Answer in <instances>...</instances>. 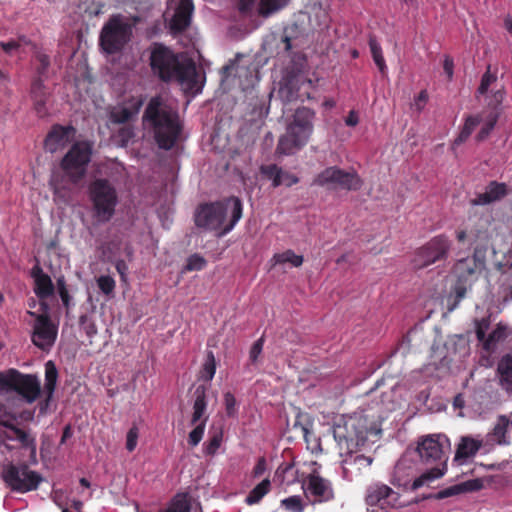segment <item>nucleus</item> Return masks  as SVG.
<instances>
[{"label":"nucleus","mask_w":512,"mask_h":512,"mask_svg":"<svg viewBox=\"0 0 512 512\" xmlns=\"http://www.w3.org/2000/svg\"><path fill=\"white\" fill-rule=\"evenodd\" d=\"M483 487V482L480 479H472L454 486L448 487L437 494V498L443 499L464 492H472L480 490Z\"/></svg>","instance_id":"obj_28"},{"label":"nucleus","mask_w":512,"mask_h":512,"mask_svg":"<svg viewBox=\"0 0 512 512\" xmlns=\"http://www.w3.org/2000/svg\"><path fill=\"white\" fill-rule=\"evenodd\" d=\"M190 509V501L187 495L178 494L172 500L166 512H189Z\"/></svg>","instance_id":"obj_39"},{"label":"nucleus","mask_w":512,"mask_h":512,"mask_svg":"<svg viewBox=\"0 0 512 512\" xmlns=\"http://www.w3.org/2000/svg\"><path fill=\"white\" fill-rule=\"evenodd\" d=\"M261 174L272 182V186L274 188L279 187L281 185H285L290 187L299 182L297 176L284 171L281 167L276 164H268L262 165L260 167Z\"/></svg>","instance_id":"obj_21"},{"label":"nucleus","mask_w":512,"mask_h":512,"mask_svg":"<svg viewBox=\"0 0 512 512\" xmlns=\"http://www.w3.org/2000/svg\"><path fill=\"white\" fill-rule=\"evenodd\" d=\"M143 125L153 134L159 147L165 150L174 146L182 129L175 103L162 96L149 101L143 115Z\"/></svg>","instance_id":"obj_3"},{"label":"nucleus","mask_w":512,"mask_h":512,"mask_svg":"<svg viewBox=\"0 0 512 512\" xmlns=\"http://www.w3.org/2000/svg\"><path fill=\"white\" fill-rule=\"evenodd\" d=\"M450 248L451 242L446 236L439 235L432 238L415 253L413 259L414 267L421 269L446 259Z\"/></svg>","instance_id":"obj_14"},{"label":"nucleus","mask_w":512,"mask_h":512,"mask_svg":"<svg viewBox=\"0 0 512 512\" xmlns=\"http://www.w3.org/2000/svg\"><path fill=\"white\" fill-rule=\"evenodd\" d=\"M32 95L35 102V110L40 117H44L47 114L45 108L46 93L43 90V83L41 79H37L32 84Z\"/></svg>","instance_id":"obj_34"},{"label":"nucleus","mask_w":512,"mask_h":512,"mask_svg":"<svg viewBox=\"0 0 512 512\" xmlns=\"http://www.w3.org/2000/svg\"><path fill=\"white\" fill-rule=\"evenodd\" d=\"M466 283L467 282H458L454 288V291L456 294V299L458 302L465 297L466 290H467V288L465 286Z\"/></svg>","instance_id":"obj_59"},{"label":"nucleus","mask_w":512,"mask_h":512,"mask_svg":"<svg viewBox=\"0 0 512 512\" xmlns=\"http://www.w3.org/2000/svg\"><path fill=\"white\" fill-rule=\"evenodd\" d=\"M362 180L354 171H345L336 166L328 167L321 171L313 180V185L333 189L359 190Z\"/></svg>","instance_id":"obj_13"},{"label":"nucleus","mask_w":512,"mask_h":512,"mask_svg":"<svg viewBox=\"0 0 512 512\" xmlns=\"http://www.w3.org/2000/svg\"><path fill=\"white\" fill-rule=\"evenodd\" d=\"M282 506L293 512H303L304 507L299 496H291L281 501Z\"/></svg>","instance_id":"obj_45"},{"label":"nucleus","mask_w":512,"mask_h":512,"mask_svg":"<svg viewBox=\"0 0 512 512\" xmlns=\"http://www.w3.org/2000/svg\"><path fill=\"white\" fill-rule=\"evenodd\" d=\"M450 448L449 439L442 434L428 435L424 437L418 444L417 451L421 460L426 463L436 462V466L422 473L412 483V489L417 490L420 487L429 484L441 477L447 471L448 456L446 449Z\"/></svg>","instance_id":"obj_5"},{"label":"nucleus","mask_w":512,"mask_h":512,"mask_svg":"<svg viewBox=\"0 0 512 512\" xmlns=\"http://www.w3.org/2000/svg\"><path fill=\"white\" fill-rule=\"evenodd\" d=\"M5 484L19 493L36 490L42 481L39 473L29 469L27 465L7 464L2 469Z\"/></svg>","instance_id":"obj_12"},{"label":"nucleus","mask_w":512,"mask_h":512,"mask_svg":"<svg viewBox=\"0 0 512 512\" xmlns=\"http://www.w3.org/2000/svg\"><path fill=\"white\" fill-rule=\"evenodd\" d=\"M0 391L16 392L28 404H32L41 392L40 381L35 375L22 374L15 369L0 373Z\"/></svg>","instance_id":"obj_9"},{"label":"nucleus","mask_w":512,"mask_h":512,"mask_svg":"<svg viewBox=\"0 0 512 512\" xmlns=\"http://www.w3.org/2000/svg\"><path fill=\"white\" fill-rule=\"evenodd\" d=\"M293 464H287L285 466H280L276 470L275 477L281 478V481L284 480L285 475L293 471Z\"/></svg>","instance_id":"obj_58"},{"label":"nucleus","mask_w":512,"mask_h":512,"mask_svg":"<svg viewBox=\"0 0 512 512\" xmlns=\"http://www.w3.org/2000/svg\"><path fill=\"white\" fill-rule=\"evenodd\" d=\"M399 500V493L382 483H374L366 490L365 501L369 506H379L382 509L401 507Z\"/></svg>","instance_id":"obj_18"},{"label":"nucleus","mask_w":512,"mask_h":512,"mask_svg":"<svg viewBox=\"0 0 512 512\" xmlns=\"http://www.w3.org/2000/svg\"><path fill=\"white\" fill-rule=\"evenodd\" d=\"M480 123V120L478 117H469L465 125L460 132L459 136L454 141V146L462 144L464 141L468 139V137L471 135L475 127Z\"/></svg>","instance_id":"obj_40"},{"label":"nucleus","mask_w":512,"mask_h":512,"mask_svg":"<svg viewBox=\"0 0 512 512\" xmlns=\"http://www.w3.org/2000/svg\"><path fill=\"white\" fill-rule=\"evenodd\" d=\"M138 436H139V430L134 425L133 427H131L129 429L127 436H126V449L129 452H132L136 448Z\"/></svg>","instance_id":"obj_48"},{"label":"nucleus","mask_w":512,"mask_h":512,"mask_svg":"<svg viewBox=\"0 0 512 512\" xmlns=\"http://www.w3.org/2000/svg\"><path fill=\"white\" fill-rule=\"evenodd\" d=\"M305 496L313 503H322L334 498V491L329 480L321 477L316 471L310 473L302 483Z\"/></svg>","instance_id":"obj_17"},{"label":"nucleus","mask_w":512,"mask_h":512,"mask_svg":"<svg viewBox=\"0 0 512 512\" xmlns=\"http://www.w3.org/2000/svg\"><path fill=\"white\" fill-rule=\"evenodd\" d=\"M43 310L42 314H35L29 312L31 316L35 317L33 325L32 342L35 346L42 350H49L55 343L58 333V327L54 324L50 317L47 315L48 306L41 303Z\"/></svg>","instance_id":"obj_15"},{"label":"nucleus","mask_w":512,"mask_h":512,"mask_svg":"<svg viewBox=\"0 0 512 512\" xmlns=\"http://www.w3.org/2000/svg\"><path fill=\"white\" fill-rule=\"evenodd\" d=\"M500 387L512 397V355H505L497 366Z\"/></svg>","instance_id":"obj_26"},{"label":"nucleus","mask_w":512,"mask_h":512,"mask_svg":"<svg viewBox=\"0 0 512 512\" xmlns=\"http://www.w3.org/2000/svg\"><path fill=\"white\" fill-rule=\"evenodd\" d=\"M223 434L221 430L215 431L208 443L205 444V453L214 455L221 445Z\"/></svg>","instance_id":"obj_44"},{"label":"nucleus","mask_w":512,"mask_h":512,"mask_svg":"<svg viewBox=\"0 0 512 512\" xmlns=\"http://www.w3.org/2000/svg\"><path fill=\"white\" fill-rule=\"evenodd\" d=\"M483 445L482 439L472 436H462L457 445L454 461L463 464L474 457Z\"/></svg>","instance_id":"obj_23"},{"label":"nucleus","mask_w":512,"mask_h":512,"mask_svg":"<svg viewBox=\"0 0 512 512\" xmlns=\"http://www.w3.org/2000/svg\"><path fill=\"white\" fill-rule=\"evenodd\" d=\"M132 25L120 14L113 15L101 29L99 42L107 54L120 52L130 41Z\"/></svg>","instance_id":"obj_10"},{"label":"nucleus","mask_w":512,"mask_h":512,"mask_svg":"<svg viewBox=\"0 0 512 512\" xmlns=\"http://www.w3.org/2000/svg\"><path fill=\"white\" fill-rule=\"evenodd\" d=\"M444 71L448 78L451 79L453 76V61L449 57H446L443 65Z\"/></svg>","instance_id":"obj_64"},{"label":"nucleus","mask_w":512,"mask_h":512,"mask_svg":"<svg viewBox=\"0 0 512 512\" xmlns=\"http://www.w3.org/2000/svg\"><path fill=\"white\" fill-rule=\"evenodd\" d=\"M497 77L495 74L490 72V66H488L487 71L482 76L480 86L478 88V93L485 94L488 91L489 86L496 81Z\"/></svg>","instance_id":"obj_47"},{"label":"nucleus","mask_w":512,"mask_h":512,"mask_svg":"<svg viewBox=\"0 0 512 512\" xmlns=\"http://www.w3.org/2000/svg\"><path fill=\"white\" fill-rule=\"evenodd\" d=\"M508 337V328L506 325L502 323H498L495 329L488 335L486 340L483 343V348L492 352L495 350L496 345L505 340Z\"/></svg>","instance_id":"obj_33"},{"label":"nucleus","mask_w":512,"mask_h":512,"mask_svg":"<svg viewBox=\"0 0 512 512\" xmlns=\"http://www.w3.org/2000/svg\"><path fill=\"white\" fill-rule=\"evenodd\" d=\"M57 377L58 372L56 369V366L52 361H48L45 364V384H44V393H45V399L44 401L40 402L38 405L39 413L41 415H44L47 413L50 401L53 397L56 383H57Z\"/></svg>","instance_id":"obj_22"},{"label":"nucleus","mask_w":512,"mask_h":512,"mask_svg":"<svg viewBox=\"0 0 512 512\" xmlns=\"http://www.w3.org/2000/svg\"><path fill=\"white\" fill-rule=\"evenodd\" d=\"M75 133L72 126H54L45 139V149L50 153L62 150L74 140Z\"/></svg>","instance_id":"obj_19"},{"label":"nucleus","mask_w":512,"mask_h":512,"mask_svg":"<svg viewBox=\"0 0 512 512\" xmlns=\"http://www.w3.org/2000/svg\"><path fill=\"white\" fill-rule=\"evenodd\" d=\"M153 73L163 81L176 80L188 93H199L202 88L196 65L187 55L176 54L162 44H154L150 53Z\"/></svg>","instance_id":"obj_2"},{"label":"nucleus","mask_w":512,"mask_h":512,"mask_svg":"<svg viewBox=\"0 0 512 512\" xmlns=\"http://www.w3.org/2000/svg\"><path fill=\"white\" fill-rule=\"evenodd\" d=\"M207 417H205L200 423L195 424L196 427L189 433L188 443L195 447L203 438Z\"/></svg>","instance_id":"obj_42"},{"label":"nucleus","mask_w":512,"mask_h":512,"mask_svg":"<svg viewBox=\"0 0 512 512\" xmlns=\"http://www.w3.org/2000/svg\"><path fill=\"white\" fill-rule=\"evenodd\" d=\"M359 123V116L355 110H351L345 119V124L354 127Z\"/></svg>","instance_id":"obj_60"},{"label":"nucleus","mask_w":512,"mask_h":512,"mask_svg":"<svg viewBox=\"0 0 512 512\" xmlns=\"http://www.w3.org/2000/svg\"><path fill=\"white\" fill-rule=\"evenodd\" d=\"M207 408L205 387L198 386L194 391V404H193V414L191 418V424L200 423L205 417Z\"/></svg>","instance_id":"obj_29"},{"label":"nucleus","mask_w":512,"mask_h":512,"mask_svg":"<svg viewBox=\"0 0 512 512\" xmlns=\"http://www.w3.org/2000/svg\"><path fill=\"white\" fill-rule=\"evenodd\" d=\"M242 217V203L237 197L202 205L195 214V223L205 230L215 231L218 237L229 233Z\"/></svg>","instance_id":"obj_4"},{"label":"nucleus","mask_w":512,"mask_h":512,"mask_svg":"<svg viewBox=\"0 0 512 512\" xmlns=\"http://www.w3.org/2000/svg\"><path fill=\"white\" fill-rule=\"evenodd\" d=\"M17 420L20 419L25 422H30L34 419V410H23L19 414L14 413Z\"/></svg>","instance_id":"obj_62"},{"label":"nucleus","mask_w":512,"mask_h":512,"mask_svg":"<svg viewBox=\"0 0 512 512\" xmlns=\"http://www.w3.org/2000/svg\"><path fill=\"white\" fill-rule=\"evenodd\" d=\"M216 371V362L213 352L209 351L207 353L206 361L203 365V369L201 372V377L206 381H211L215 375Z\"/></svg>","instance_id":"obj_41"},{"label":"nucleus","mask_w":512,"mask_h":512,"mask_svg":"<svg viewBox=\"0 0 512 512\" xmlns=\"http://www.w3.org/2000/svg\"><path fill=\"white\" fill-rule=\"evenodd\" d=\"M456 239L459 243H468L469 246H472L473 244L484 241L487 239V233L486 231H483L481 229H458L455 233Z\"/></svg>","instance_id":"obj_32"},{"label":"nucleus","mask_w":512,"mask_h":512,"mask_svg":"<svg viewBox=\"0 0 512 512\" xmlns=\"http://www.w3.org/2000/svg\"><path fill=\"white\" fill-rule=\"evenodd\" d=\"M194 11L192 0H168L166 17L173 32L185 30L191 22Z\"/></svg>","instance_id":"obj_16"},{"label":"nucleus","mask_w":512,"mask_h":512,"mask_svg":"<svg viewBox=\"0 0 512 512\" xmlns=\"http://www.w3.org/2000/svg\"><path fill=\"white\" fill-rule=\"evenodd\" d=\"M271 482L269 479L262 480L256 485L246 497V503L249 505L257 504L270 491Z\"/></svg>","instance_id":"obj_35"},{"label":"nucleus","mask_w":512,"mask_h":512,"mask_svg":"<svg viewBox=\"0 0 512 512\" xmlns=\"http://www.w3.org/2000/svg\"><path fill=\"white\" fill-rule=\"evenodd\" d=\"M512 425V419L506 415H500L497 419V422L489 434L492 438V441L499 445L509 444V440L506 437V433L508 428Z\"/></svg>","instance_id":"obj_30"},{"label":"nucleus","mask_w":512,"mask_h":512,"mask_svg":"<svg viewBox=\"0 0 512 512\" xmlns=\"http://www.w3.org/2000/svg\"><path fill=\"white\" fill-rule=\"evenodd\" d=\"M50 184L53 188V191H54V194L59 196V197H62L64 196L62 194V189L65 188L64 185H62L59 180L57 179V177H52L51 181H50Z\"/></svg>","instance_id":"obj_61"},{"label":"nucleus","mask_w":512,"mask_h":512,"mask_svg":"<svg viewBox=\"0 0 512 512\" xmlns=\"http://www.w3.org/2000/svg\"><path fill=\"white\" fill-rule=\"evenodd\" d=\"M36 60L39 63V65L37 66V73L41 77L46 73V71L49 67L50 61L46 54L40 53V52L37 53Z\"/></svg>","instance_id":"obj_52"},{"label":"nucleus","mask_w":512,"mask_h":512,"mask_svg":"<svg viewBox=\"0 0 512 512\" xmlns=\"http://www.w3.org/2000/svg\"><path fill=\"white\" fill-rule=\"evenodd\" d=\"M92 146L85 141L72 145L61 161V168L72 184L79 183L86 175L90 162Z\"/></svg>","instance_id":"obj_11"},{"label":"nucleus","mask_w":512,"mask_h":512,"mask_svg":"<svg viewBox=\"0 0 512 512\" xmlns=\"http://www.w3.org/2000/svg\"><path fill=\"white\" fill-rule=\"evenodd\" d=\"M141 101H135L131 106L115 107L110 112V121L115 124H125L134 118L140 109Z\"/></svg>","instance_id":"obj_27"},{"label":"nucleus","mask_w":512,"mask_h":512,"mask_svg":"<svg viewBox=\"0 0 512 512\" xmlns=\"http://www.w3.org/2000/svg\"><path fill=\"white\" fill-rule=\"evenodd\" d=\"M303 260V256L295 254L290 249L282 253H276L271 259L274 265L290 263L293 267H300L303 264Z\"/></svg>","instance_id":"obj_36"},{"label":"nucleus","mask_w":512,"mask_h":512,"mask_svg":"<svg viewBox=\"0 0 512 512\" xmlns=\"http://www.w3.org/2000/svg\"><path fill=\"white\" fill-rule=\"evenodd\" d=\"M369 47H370V51H371L373 60H374L375 64L377 65L378 69L380 70L381 73H385L386 64H385L384 57L382 55L381 46L379 45L377 40L372 36H370V38H369Z\"/></svg>","instance_id":"obj_38"},{"label":"nucleus","mask_w":512,"mask_h":512,"mask_svg":"<svg viewBox=\"0 0 512 512\" xmlns=\"http://www.w3.org/2000/svg\"><path fill=\"white\" fill-rule=\"evenodd\" d=\"M17 417L12 412L0 415V441L7 449H25L31 454L36 453V434L31 429L16 425Z\"/></svg>","instance_id":"obj_7"},{"label":"nucleus","mask_w":512,"mask_h":512,"mask_svg":"<svg viewBox=\"0 0 512 512\" xmlns=\"http://www.w3.org/2000/svg\"><path fill=\"white\" fill-rule=\"evenodd\" d=\"M34 282V291L40 299H44L52 295L54 286L48 275L42 273V271H38L34 275Z\"/></svg>","instance_id":"obj_31"},{"label":"nucleus","mask_w":512,"mask_h":512,"mask_svg":"<svg viewBox=\"0 0 512 512\" xmlns=\"http://www.w3.org/2000/svg\"><path fill=\"white\" fill-rule=\"evenodd\" d=\"M93 215L98 223H106L115 214L118 204L116 188L107 179H96L89 186Z\"/></svg>","instance_id":"obj_8"},{"label":"nucleus","mask_w":512,"mask_h":512,"mask_svg":"<svg viewBox=\"0 0 512 512\" xmlns=\"http://www.w3.org/2000/svg\"><path fill=\"white\" fill-rule=\"evenodd\" d=\"M292 47L291 38L284 32L277 41L278 53L289 52Z\"/></svg>","instance_id":"obj_53"},{"label":"nucleus","mask_w":512,"mask_h":512,"mask_svg":"<svg viewBox=\"0 0 512 512\" xmlns=\"http://www.w3.org/2000/svg\"><path fill=\"white\" fill-rule=\"evenodd\" d=\"M313 117L314 113L310 109L306 107L298 108L293 121L278 140L276 154L288 156L304 147L313 130Z\"/></svg>","instance_id":"obj_6"},{"label":"nucleus","mask_w":512,"mask_h":512,"mask_svg":"<svg viewBox=\"0 0 512 512\" xmlns=\"http://www.w3.org/2000/svg\"><path fill=\"white\" fill-rule=\"evenodd\" d=\"M488 328H489V320L488 319L483 318L480 321L476 322V336H477V339L480 342H482V344L484 343V341L487 338L486 331L488 330Z\"/></svg>","instance_id":"obj_49"},{"label":"nucleus","mask_w":512,"mask_h":512,"mask_svg":"<svg viewBox=\"0 0 512 512\" xmlns=\"http://www.w3.org/2000/svg\"><path fill=\"white\" fill-rule=\"evenodd\" d=\"M428 100V94L425 90L421 91L413 104L417 111H421Z\"/></svg>","instance_id":"obj_55"},{"label":"nucleus","mask_w":512,"mask_h":512,"mask_svg":"<svg viewBox=\"0 0 512 512\" xmlns=\"http://www.w3.org/2000/svg\"><path fill=\"white\" fill-rule=\"evenodd\" d=\"M134 136L133 129L125 126L119 131V137L123 145H125Z\"/></svg>","instance_id":"obj_54"},{"label":"nucleus","mask_w":512,"mask_h":512,"mask_svg":"<svg viewBox=\"0 0 512 512\" xmlns=\"http://www.w3.org/2000/svg\"><path fill=\"white\" fill-rule=\"evenodd\" d=\"M266 471V461L264 458L258 459L254 469H253V475L254 477H260L264 474Z\"/></svg>","instance_id":"obj_56"},{"label":"nucleus","mask_w":512,"mask_h":512,"mask_svg":"<svg viewBox=\"0 0 512 512\" xmlns=\"http://www.w3.org/2000/svg\"><path fill=\"white\" fill-rule=\"evenodd\" d=\"M97 284H98L99 289L104 294H107V295L111 294L115 288V281L110 276H100L97 279Z\"/></svg>","instance_id":"obj_46"},{"label":"nucleus","mask_w":512,"mask_h":512,"mask_svg":"<svg viewBox=\"0 0 512 512\" xmlns=\"http://www.w3.org/2000/svg\"><path fill=\"white\" fill-rule=\"evenodd\" d=\"M0 46L3 48V50L8 54H13L14 51H17L19 48V43L16 41H9V42H0Z\"/></svg>","instance_id":"obj_57"},{"label":"nucleus","mask_w":512,"mask_h":512,"mask_svg":"<svg viewBox=\"0 0 512 512\" xmlns=\"http://www.w3.org/2000/svg\"><path fill=\"white\" fill-rule=\"evenodd\" d=\"M507 194V187L504 183L491 182L485 192L478 194L470 200L472 206L487 205L502 199Z\"/></svg>","instance_id":"obj_24"},{"label":"nucleus","mask_w":512,"mask_h":512,"mask_svg":"<svg viewBox=\"0 0 512 512\" xmlns=\"http://www.w3.org/2000/svg\"><path fill=\"white\" fill-rule=\"evenodd\" d=\"M353 453L354 452L349 454L344 451L340 452L342 457L345 456L342 460V468L344 477L347 479H352L354 476L359 475L362 469L368 468L373 461L371 457L363 454L353 455Z\"/></svg>","instance_id":"obj_20"},{"label":"nucleus","mask_w":512,"mask_h":512,"mask_svg":"<svg viewBox=\"0 0 512 512\" xmlns=\"http://www.w3.org/2000/svg\"><path fill=\"white\" fill-rule=\"evenodd\" d=\"M395 406L392 391L383 392L381 407L377 411L371 407L337 417L333 424V436L340 451L348 454L355 452L364 445L368 435L378 434L380 422L384 419L385 413L394 410Z\"/></svg>","instance_id":"obj_1"},{"label":"nucleus","mask_w":512,"mask_h":512,"mask_svg":"<svg viewBox=\"0 0 512 512\" xmlns=\"http://www.w3.org/2000/svg\"><path fill=\"white\" fill-rule=\"evenodd\" d=\"M264 345V338L260 337L257 341H255L250 349L249 352V359L252 363H255L259 357V355L262 353Z\"/></svg>","instance_id":"obj_50"},{"label":"nucleus","mask_w":512,"mask_h":512,"mask_svg":"<svg viewBox=\"0 0 512 512\" xmlns=\"http://www.w3.org/2000/svg\"><path fill=\"white\" fill-rule=\"evenodd\" d=\"M288 0H260L258 12L262 16H269L286 6Z\"/></svg>","instance_id":"obj_37"},{"label":"nucleus","mask_w":512,"mask_h":512,"mask_svg":"<svg viewBox=\"0 0 512 512\" xmlns=\"http://www.w3.org/2000/svg\"><path fill=\"white\" fill-rule=\"evenodd\" d=\"M479 264L475 257L459 259L453 268V273L458 282H471L475 279Z\"/></svg>","instance_id":"obj_25"},{"label":"nucleus","mask_w":512,"mask_h":512,"mask_svg":"<svg viewBox=\"0 0 512 512\" xmlns=\"http://www.w3.org/2000/svg\"><path fill=\"white\" fill-rule=\"evenodd\" d=\"M224 404L227 415L234 416L236 414V399L232 393L226 392L224 394Z\"/></svg>","instance_id":"obj_51"},{"label":"nucleus","mask_w":512,"mask_h":512,"mask_svg":"<svg viewBox=\"0 0 512 512\" xmlns=\"http://www.w3.org/2000/svg\"><path fill=\"white\" fill-rule=\"evenodd\" d=\"M206 260L199 254H193L187 259L184 271H200L206 266Z\"/></svg>","instance_id":"obj_43"},{"label":"nucleus","mask_w":512,"mask_h":512,"mask_svg":"<svg viewBox=\"0 0 512 512\" xmlns=\"http://www.w3.org/2000/svg\"><path fill=\"white\" fill-rule=\"evenodd\" d=\"M494 127V122L491 121L489 123H487L482 129L481 131L479 132L478 136H477V139L478 140H484L488 134L490 133V131L493 129Z\"/></svg>","instance_id":"obj_63"}]
</instances>
